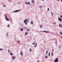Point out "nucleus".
I'll list each match as a JSON object with an SVG mask.
<instances>
[{
	"label": "nucleus",
	"instance_id": "f257e3e1",
	"mask_svg": "<svg viewBox=\"0 0 62 62\" xmlns=\"http://www.w3.org/2000/svg\"><path fill=\"white\" fill-rule=\"evenodd\" d=\"M58 58H57L54 61V62H58Z\"/></svg>",
	"mask_w": 62,
	"mask_h": 62
},
{
	"label": "nucleus",
	"instance_id": "f03ea898",
	"mask_svg": "<svg viewBox=\"0 0 62 62\" xmlns=\"http://www.w3.org/2000/svg\"><path fill=\"white\" fill-rule=\"evenodd\" d=\"M25 3L26 5H27V4H28V5H31V4H30V2H28L27 3L26 2H25Z\"/></svg>",
	"mask_w": 62,
	"mask_h": 62
},
{
	"label": "nucleus",
	"instance_id": "7ed1b4c3",
	"mask_svg": "<svg viewBox=\"0 0 62 62\" xmlns=\"http://www.w3.org/2000/svg\"><path fill=\"white\" fill-rule=\"evenodd\" d=\"M16 10L14 11V12H18V11H19V10Z\"/></svg>",
	"mask_w": 62,
	"mask_h": 62
},
{
	"label": "nucleus",
	"instance_id": "20e7f679",
	"mask_svg": "<svg viewBox=\"0 0 62 62\" xmlns=\"http://www.w3.org/2000/svg\"><path fill=\"white\" fill-rule=\"evenodd\" d=\"M58 20H59V21H60V22H61V21L62 20L60 18H59Z\"/></svg>",
	"mask_w": 62,
	"mask_h": 62
},
{
	"label": "nucleus",
	"instance_id": "39448f33",
	"mask_svg": "<svg viewBox=\"0 0 62 62\" xmlns=\"http://www.w3.org/2000/svg\"><path fill=\"white\" fill-rule=\"evenodd\" d=\"M25 22H28V21L27 20H25L24 21V23H25Z\"/></svg>",
	"mask_w": 62,
	"mask_h": 62
},
{
	"label": "nucleus",
	"instance_id": "423d86ee",
	"mask_svg": "<svg viewBox=\"0 0 62 62\" xmlns=\"http://www.w3.org/2000/svg\"><path fill=\"white\" fill-rule=\"evenodd\" d=\"M43 32H44L45 33H49V32L48 31H43Z\"/></svg>",
	"mask_w": 62,
	"mask_h": 62
},
{
	"label": "nucleus",
	"instance_id": "0eeeda50",
	"mask_svg": "<svg viewBox=\"0 0 62 62\" xmlns=\"http://www.w3.org/2000/svg\"><path fill=\"white\" fill-rule=\"evenodd\" d=\"M59 26L60 27H61V28H62V25L61 24H59Z\"/></svg>",
	"mask_w": 62,
	"mask_h": 62
},
{
	"label": "nucleus",
	"instance_id": "6e6552de",
	"mask_svg": "<svg viewBox=\"0 0 62 62\" xmlns=\"http://www.w3.org/2000/svg\"><path fill=\"white\" fill-rule=\"evenodd\" d=\"M5 19L6 20H7V21H9V19H8V18H6Z\"/></svg>",
	"mask_w": 62,
	"mask_h": 62
},
{
	"label": "nucleus",
	"instance_id": "1a4fd4ad",
	"mask_svg": "<svg viewBox=\"0 0 62 62\" xmlns=\"http://www.w3.org/2000/svg\"><path fill=\"white\" fill-rule=\"evenodd\" d=\"M27 34H28V32H25V35H27Z\"/></svg>",
	"mask_w": 62,
	"mask_h": 62
},
{
	"label": "nucleus",
	"instance_id": "9d476101",
	"mask_svg": "<svg viewBox=\"0 0 62 62\" xmlns=\"http://www.w3.org/2000/svg\"><path fill=\"white\" fill-rule=\"evenodd\" d=\"M20 30L21 31H23V28H21V29Z\"/></svg>",
	"mask_w": 62,
	"mask_h": 62
},
{
	"label": "nucleus",
	"instance_id": "9b49d317",
	"mask_svg": "<svg viewBox=\"0 0 62 62\" xmlns=\"http://www.w3.org/2000/svg\"><path fill=\"white\" fill-rule=\"evenodd\" d=\"M10 55H13V54L11 53H10Z\"/></svg>",
	"mask_w": 62,
	"mask_h": 62
},
{
	"label": "nucleus",
	"instance_id": "f8f14e48",
	"mask_svg": "<svg viewBox=\"0 0 62 62\" xmlns=\"http://www.w3.org/2000/svg\"><path fill=\"white\" fill-rule=\"evenodd\" d=\"M37 43H36L35 45V48H36V46H37Z\"/></svg>",
	"mask_w": 62,
	"mask_h": 62
},
{
	"label": "nucleus",
	"instance_id": "ddd939ff",
	"mask_svg": "<svg viewBox=\"0 0 62 62\" xmlns=\"http://www.w3.org/2000/svg\"><path fill=\"white\" fill-rule=\"evenodd\" d=\"M29 30H30V29H27V31H29Z\"/></svg>",
	"mask_w": 62,
	"mask_h": 62
},
{
	"label": "nucleus",
	"instance_id": "4468645a",
	"mask_svg": "<svg viewBox=\"0 0 62 62\" xmlns=\"http://www.w3.org/2000/svg\"><path fill=\"white\" fill-rule=\"evenodd\" d=\"M20 54L21 55H23V53L22 52H21L20 53Z\"/></svg>",
	"mask_w": 62,
	"mask_h": 62
},
{
	"label": "nucleus",
	"instance_id": "2eb2a0df",
	"mask_svg": "<svg viewBox=\"0 0 62 62\" xmlns=\"http://www.w3.org/2000/svg\"><path fill=\"white\" fill-rule=\"evenodd\" d=\"M45 58H48V56L47 55H46L45 57Z\"/></svg>",
	"mask_w": 62,
	"mask_h": 62
},
{
	"label": "nucleus",
	"instance_id": "dca6fc26",
	"mask_svg": "<svg viewBox=\"0 0 62 62\" xmlns=\"http://www.w3.org/2000/svg\"><path fill=\"white\" fill-rule=\"evenodd\" d=\"M5 18H7V16L6 15H5Z\"/></svg>",
	"mask_w": 62,
	"mask_h": 62
},
{
	"label": "nucleus",
	"instance_id": "f3484780",
	"mask_svg": "<svg viewBox=\"0 0 62 62\" xmlns=\"http://www.w3.org/2000/svg\"><path fill=\"white\" fill-rule=\"evenodd\" d=\"M23 28H24L25 29H26V27L24 26Z\"/></svg>",
	"mask_w": 62,
	"mask_h": 62
},
{
	"label": "nucleus",
	"instance_id": "a211bd4d",
	"mask_svg": "<svg viewBox=\"0 0 62 62\" xmlns=\"http://www.w3.org/2000/svg\"><path fill=\"white\" fill-rule=\"evenodd\" d=\"M34 2V0L32 1H31V3H33Z\"/></svg>",
	"mask_w": 62,
	"mask_h": 62
},
{
	"label": "nucleus",
	"instance_id": "6ab92c4d",
	"mask_svg": "<svg viewBox=\"0 0 62 62\" xmlns=\"http://www.w3.org/2000/svg\"><path fill=\"white\" fill-rule=\"evenodd\" d=\"M50 53L49 52V54H48V56H50Z\"/></svg>",
	"mask_w": 62,
	"mask_h": 62
},
{
	"label": "nucleus",
	"instance_id": "aec40b11",
	"mask_svg": "<svg viewBox=\"0 0 62 62\" xmlns=\"http://www.w3.org/2000/svg\"><path fill=\"white\" fill-rule=\"evenodd\" d=\"M31 24H33V22H31Z\"/></svg>",
	"mask_w": 62,
	"mask_h": 62
},
{
	"label": "nucleus",
	"instance_id": "412c9836",
	"mask_svg": "<svg viewBox=\"0 0 62 62\" xmlns=\"http://www.w3.org/2000/svg\"><path fill=\"white\" fill-rule=\"evenodd\" d=\"M13 59H15V57H13L12 58Z\"/></svg>",
	"mask_w": 62,
	"mask_h": 62
},
{
	"label": "nucleus",
	"instance_id": "4be33fe9",
	"mask_svg": "<svg viewBox=\"0 0 62 62\" xmlns=\"http://www.w3.org/2000/svg\"><path fill=\"white\" fill-rule=\"evenodd\" d=\"M48 51H46V54H47L48 53Z\"/></svg>",
	"mask_w": 62,
	"mask_h": 62
},
{
	"label": "nucleus",
	"instance_id": "5701e85b",
	"mask_svg": "<svg viewBox=\"0 0 62 62\" xmlns=\"http://www.w3.org/2000/svg\"><path fill=\"white\" fill-rule=\"evenodd\" d=\"M59 49H60V48H61V46H59Z\"/></svg>",
	"mask_w": 62,
	"mask_h": 62
},
{
	"label": "nucleus",
	"instance_id": "b1692460",
	"mask_svg": "<svg viewBox=\"0 0 62 62\" xmlns=\"http://www.w3.org/2000/svg\"><path fill=\"white\" fill-rule=\"evenodd\" d=\"M51 14H52V16H53V13H52V12H51Z\"/></svg>",
	"mask_w": 62,
	"mask_h": 62
},
{
	"label": "nucleus",
	"instance_id": "393cba45",
	"mask_svg": "<svg viewBox=\"0 0 62 62\" xmlns=\"http://www.w3.org/2000/svg\"><path fill=\"white\" fill-rule=\"evenodd\" d=\"M60 34H61V35H62V32H60Z\"/></svg>",
	"mask_w": 62,
	"mask_h": 62
},
{
	"label": "nucleus",
	"instance_id": "a878e982",
	"mask_svg": "<svg viewBox=\"0 0 62 62\" xmlns=\"http://www.w3.org/2000/svg\"><path fill=\"white\" fill-rule=\"evenodd\" d=\"M1 50H3V49L2 48H1V49L0 48V51Z\"/></svg>",
	"mask_w": 62,
	"mask_h": 62
},
{
	"label": "nucleus",
	"instance_id": "bb28decb",
	"mask_svg": "<svg viewBox=\"0 0 62 62\" xmlns=\"http://www.w3.org/2000/svg\"><path fill=\"white\" fill-rule=\"evenodd\" d=\"M35 44V43L34 42L32 44L34 45Z\"/></svg>",
	"mask_w": 62,
	"mask_h": 62
},
{
	"label": "nucleus",
	"instance_id": "cd10ccee",
	"mask_svg": "<svg viewBox=\"0 0 62 62\" xmlns=\"http://www.w3.org/2000/svg\"><path fill=\"white\" fill-rule=\"evenodd\" d=\"M27 24V22H26L25 23V24H26V25Z\"/></svg>",
	"mask_w": 62,
	"mask_h": 62
},
{
	"label": "nucleus",
	"instance_id": "c85d7f7f",
	"mask_svg": "<svg viewBox=\"0 0 62 62\" xmlns=\"http://www.w3.org/2000/svg\"><path fill=\"white\" fill-rule=\"evenodd\" d=\"M30 51L31 52L32 51V50H31V48L30 49Z\"/></svg>",
	"mask_w": 62,
	"mask_h": 62
},
{
	"label": "nucleus",
	"instance_id": "c756f323",
	"mask_svg": "<svg viewBox=\"0 0 62 62\" xmlns=\"http://www.w3.org/2000/svg\"><path fill=\"white\" fill-rule=\"evenodd\" d=\"M49 8H48V10H47L48 11H49Z\"/></svg>",
	"mask_w": 62,
	"mask_h": 62
},
{
	"label": "nucleus",
	"instance_id": "7c9ffc66",
	"mask_svg": "<svg viewBox=\"0 0 62 62\" xmlns=\"http://www.w3.org/2000/svg\"><path fill=\"white\" fill-rule=\"evenodd\" d=\"M41 26H42V25H41L40 26V28H41Z\"/></svg>",
	"mask_w": 62,
	"mask_h": 62
},
{
	"label": "nucleus",
	"instance_id": "2f4dec72",
	"mask_svg": "<svg viewBox=\"0 0 62 62\" xmlns=\"http://www.w3.org/2000/svg\"><path fill=\"white\" fill-rule=\"evenodd\" d=\"M8 52L9 53V52H10V50H8Z\"/></svg>",
	"mask_w": 62,
	"mask_h": 62
},
{
	"label": "nucleus",
	"instance_id": "473e14b6",
	"mask_svg": "<svg viewBox=\"0 0 62 62\" xmlns=\"http://www.w3.org/2000/svg\"><path fill=\"white\" fill-rule=\"evenodd\" d=\"M60 17L61 18H62V16H60Z\"/></svg>",
	"mask_w": 62,
	"mask_h": 62
},
{
	"label": "nucleus",
	"instance_id": "72a5a7b5",
	"mask_svg": "<svg viewBox=\"0 0 62 62\" xmlns=\"http://www.w3.org/2000/svg\"><path fill=\"white\" fill-rule=\"evenodd\" d=\"M8 32L6 34V35L7 36L8 35Z\"/></svg>",
	"mask_w": 62,
	"mask_h": 62
},
{
	"label": "nucleus",
	"instance_id": "f704fd0d",
	"mask_svg": "<svg viewBox=\"0 0 62 62\" xmlns=\"http://www.w3.org/2000/svg\"><path fill=\"white\" fill-rule=\"evenodd\" d=\"M18 42H20V41L19 40L18 41Z\"/></svg>",
	"mask_w": 62,
	"mask_h": 62
},
{
	"label": "nucleus",
	"instance_id": "c9c22d12",
	"mask_svg": "<svg viewBox=\"0 0 62 62\" xmlns=\"http://www.w3.org/2000/svg\"><path fill=\"white\" fill-rule=\"evenodd\" d=\"M3 7H6V5H3Z\"/></svg>",
	"mask_w": 62,
	"mask_h": 62
},
{
	"label": "nucleus",
	"instance_id": "e433bc0d",
	"mask_svg": "<svg viewBox=\"0 0 62 62\" xmlns=\"http://www.w3.org/2000/svg\"><path fill=\"white\" fill-rule=\"evenodd\" d=\"M54 55V54H53V53H52V55Z\"/></svg>",
	"mask_w": 62,
	"mask_h": 62
},
{
	"label": "nucleus",
	"instance_id": "4c0bfd02",
	"mask_svg": "<svg viewBox=\"0 0 62 62\" xmlns=\"http://www.w3.org/2000/svg\"><path fill=\"white\" fill-rule=\"evenodd\" d=\"M55 43H57V41H55Z\"/></svg>",
	"mask_w": 62,
	"mask_h": 62
},
{
	"label": "nucleus",
	"instance_id": "58836bf2",
	"mask_svg": "<svg viewBox=\"0 0 62 62\" xmlns=\"http://www.w3.org/2000/svg\"><path fill=\"white\" fill-rule=\"evenodd\" d=\"M8 27H9V24L8 25Z\"/></svg>",
	"mask_w": 62,
	"mask_h": 62
},
{
	"label": "nucleus",
	"instance_id": "ea45409f",
	"mask_svg": "<svg viewBox=\"0 0 62 62\" xmlns=\"http://www.w3.org/2000/svg\"><path fill=\"white\" fill-rule=\"evenodd\" d=\"M27 21H28V20H29L28 19H27Z\"/></svg>",
	"mask_w": 62,
	"mask_h": 62
},
{
	"label": "nucleus",
	"instance_id": "a19ab883",
	"mask_svg": "<svg viewBox=\"0 0 62 62\" xmlns=\"http://www.w3.org/2000/svg\"><path fill=\"white\" fill-rule=\"evenodd\" d=\"M54 49H53V50H52L53 52H54Z\"/></svg>",
	"mask_w": 62,
	"mask_h": 62
},
{
	"label": "nucleus",
	"instance_id": "79ce46f5",
	"mask_svg": "<svg viewBox=\"0 0 62 62\" xmlns=\"http://www.w3.org/2000/svg\"><path fill=\"white\" fill-rule=\"evenodd\" d=\"M55 23H54V24H55Z\"/></svg>",
	"mask_w": 62,
	"mask_h": 62
},
{
	"label": "nucleus",
	"instance_id": "37998d69",
	"mask_svg": "<svg viewBox=\"0 0 62 62\" xmlns=\"http://www.w3.org/2000/svg\"><path fill=\"white\" fill-rule=\"evenodd\" d=\"M61 38L62 39V37H61Z\"/></svg>",
	"mask_w": 62,
	"mask_h": 62
},
{
	"label": "nucleus",
	"instance_id": "c03bdc74",
	"mask_svg": "<svg viewBox=\"0 0 62 62\" xmlns=\"http://www.w3.org/2000/svg\"><path fill=\"white\" fill-rule=\"evenodd\" d=\"M40 8H41V6H40Z\"/></svg>",
	"mask_w": 62,
	"mask_h": 62
},
{
	"label": "nucleus",
	"instance_id": "a18cd8bd",
	"mask_svg": "<svg viewBox=\"0 0 62 62\" xmlns=\"http://www.w3.org/2000/svg\"><path fill=\"white\" fill-rule=\"evenodd\" d=\"M39 62V61H38V62Z\"/></svg>",
	"mask_w": 62,
	"mask_h": 62
},
{
	"label": "nucleus",
	"instance_id": "49530a36",
	"mask_svg": "<svg viewBox=\"0 0 62 62\" xmlns=\"http://www.w3.org/2000/svg\"><path fill=\"white\" fill-rule=\"evenodd\" d=\"M42 1H44V0H42Z\"/></svg>",
	"mask_w": 62,
	"mask_h": 62
},
{
	"label": "nucleus",
	"instance_id": "de8ad7c7",
	"mask_svg": "<svg viewBox=\"0 0 62 62\" xmlns=\"http://www.w3.org/2000/svg\"><path fill=\"white\" fill-rule=\"evenodd\" d=\"M61 2H62V0H61Z\"/></svg>",
	"mask_w": 62,
	"mask_h": 62
},
{
	"label": "nucleus",
	"instance_id": "09e8293b",
	"mask_svg": "<svg viewBox=\"0 0 62 62\" xmlns=\"http://www.w3.org/2000/svg\"><path fill=\"white\" fill-rule=\"evenodd\" d=\"M30 62H31V61H30Z\"/></svg>",
	"mask_w": 62,
	"mask_h": 62
}]
</instances>
